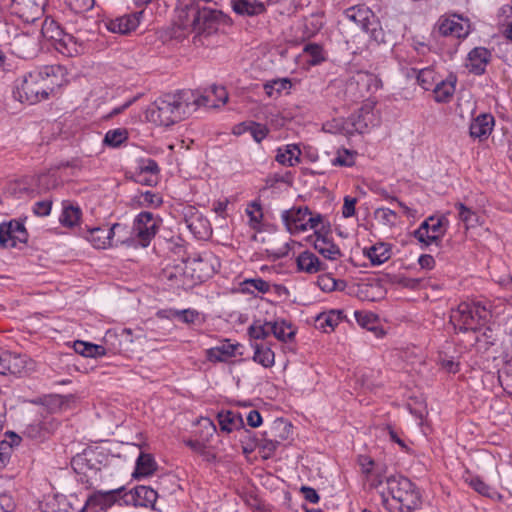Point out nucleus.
I'll use <instances>...</instances> for the list:
<instances>
[{
  "instance_id": "nucleus-7",
  "label": "nucleus",
  "mask_w": 512,
  "mask_h": 512,
  "mask_svg": "<svg viewBox=\"0 0 512 512\" xmlns=\"http://www.w3.org/2000/svg\"><path fill=\"white\" fill-rule=\"evenodd\" d=\"M281 219L290 234H299L308 230H313L315 233L320 228L324 230L327 222L323 215L311 211L308 207L284 210Z\"/></svg>"
},
{
  "instance_id": "nucleus-49",
  "label": "nucleus",
  "mask_w": 512,
  "mask_h": 512,
  "mask_svg": "<svg viewBox=\"0 0 512 512\" xmlns=\"http://www.w3.org/2000/svg\"><path fill=\"white\" fill-rule=\"evenodd\" d=\"M248 334L254 342L258 340H264L272 334L271 321L262 322L261 320H255L248 327Z\"/></svg>"
},
{
  "instance_id": "nucleus-10",
  "label": "nucleus",
  "mask_w": 512,
  "mask_h": 512,
  "mask_svg": "<svg viewBox=\"0 0 512 512\" xmlns=\"http://www.w3.org/2000/svg\"><path fill=\"white\" fill-rule=\"evenodd\" d=\"M162 224V219L149 211L140 212L133 221L132 235L135 242L147 247L155 237Z\"/></svg>"
},
{
  "instance_id": "nucleus-13",
  "label": "nucleus",
  "mask_w": 512,
  "mask_h": 512,
  "mask_svg": "<svg viewBox=\"0 0 512 512\" xmlns=\"http://www.w3.org/2000/svg\"><path fill=\"white\" fill-rule=\"evenodd\" d=\"M125 487L121 486L111 490H96L89 494L77 512H105L123 497Z\"/></svg>"
},
{
  "instance_id": "nucleus-52",
  "label": "nucleus",
  "mask_w": 512,
  "mask_h": 512,
  "mask_svg": "<svg viewBox=\"0 0 512 512\" xmlns=\"http://www.w3.org/2000/svg\"><path fill=\"white\" fill-rule=\"evenodd\" d=\"M128 139V132L126 129L117 128L106 132L103 143L109 147H118Z\"/></svg>"
},
{
  "instance_id": "nucleus-64",
  "label": "nucleus",
  "mask_w": 512,
  "mask_h": 512,
  "mask_svg": "<svg viewBox=\"0 0 512 512\" xmlns=\"http://www.w3.org/2000/svg\"><path fill=\"white\" fill-rule=\"evenodd\" d=\"M356 203H357L356 198H353L350 196H346L344 198V203H343V207H342V215L345 218H349L355 214Z\"/></svg>"
},
{
  "instance_id": "nucleus-54",
  "label": "nucleus",
  "mask_w": 512,
  "mask_h": 512,
  "mask_svg": "<svg viewBox=\"0 0 512 512\" xmlns=\"http://www.w3.org/2000/svg\"><path fill=\"white\" fill-rule=\"evenodd\" d=\"M249 217V225L253 229H258L263 218L262 207L259 201H252L245 210Z\"/></svg>"
},
{
  "instance_id": "nucleus-36",
  "label": "nucleus",
  "mask_w": 512,
  "mask_h": 512,
  "mask_svg": "<svg viewBox=\"0 0 512 512\" xmlns=\"http://www.w3.org/2000/svg\"><path fill=\"white\" fill-rule=\"evenodd\" d=\"M221 431L231 433L244 427V421L240 413L233 411H221L217 415Z\"/></svg>"
},
{
  "instance_id": "nucleus-61",
  "label": "nucleus",
  "mask_w": 512,
  "mask_h": 512,
  "mask_svg": "<svg viewBox=\"0 0 512 512\" xmlns=\"http://www.w3.org/2000/svg\"><path fill=\"white\" fill-rule=\"evenodd\" d=\"M134 180L136 183L145 185V186H156L159 180V177L156 175H149L146 173H134Z\"/></svg>"
},
{
  "instance_id": "nucleus-16",
  "label": "nucleus",
  "mask_w": 512,
  "mask_h": 512,
  "mask_svg": "<svg viewBox=\"0 0 512 512\" xmlns=\"http://www.w3.org/2000/svg\"><path fill=\"white\" fill-rule=\"evenodd\" d=\"M141 337V331L134 335L131 329L124 328L119 333L108 331L104 337V343L108 346L110 354L126 353L133 351L134 342Z\"/></svg>"
},
{
  "instance_id": "nucleus-47",
  "label": "nucleus",
  "mask_w": 512,
  "mask_h": 512,
  "mask_svg": "<svg viewBox=\"0 0 512 512\" xmlns=\"http://www.w3.org/2000/svg\"><path fill=\"white\" fill-rule=\"evenodd\" d=\"M469 486L474 489L480 495L493 499L499 500L501 499V495L497 492V490L490 485L486 484L480 477L473 476L468 480Z\"/></svg>"
},
{
  "instance_id": "nucleus-1",
  "label": "nucleus",
  "mask_w": 512,
  "mask_h": 512,
  "mask_svg": "<svg viewBox=\"0 0 512 512\" xmlns=\"http://www.w3.org/2000/svg\"><path fill=\"white\" fill-rule=\"evenodd\" d=\"M66 75V68L61 65L36 68L15 80L13 97L28 105L48 100L50 95L67 83Z\"/></svg>"
},
{
  "instance_id": "nucleus-56",
  "label": "nucleus",
  "mask_w": 512,
  "mask_h": 512,
  "mask_svg": "<svg viewBox=\"0 0 512 512\" xmlns=\"http://www.w3.org/2000/svg\"><path fill=\"white\" fill-rule=\"evenodd\" d=\"M303 52L311 58L309 60L311 65H318L325 60L323 48L317 43L305 45Z\"/></svg>"
},
{
  "instance_id": "nucleus-15",
  "label": "nucleus",
  "mask_w": 512,
  "mask_h": 512,
  "mask_svg": "<svg viewBox=\"0 0 512 512\" xmlns=\"http://www.w3.org/2000/svg\"><path fill=\"white\" fill-rule=\"evenodd\" d=\"M104 459L103 452L97 449H85L72 458L71 465L76 473L88 476L89 472L96 474L101 470Z\"/></svg>"
},
{
  "instance_id": "nucleus-44",
  "label": "nucleus",
  "mask_w": 512,
  "mask_h": 512,
  "mask_svg": "<svg viewBox=\"0 0 512 512\" xmlns=\"http://www.w3.org/2000/svg\"><path fill=\"white\" fill-rule=\"evenodd\" d=\"M263 88L268 97L277 98L283 91H290L292 82L289 78H276L264 83Z\"/></svg>"
},
{
  "instance_id": "nucleus-33",
  "label": "nucleus",
  "mask_w": 512,
  "mask_h": 512,
  "mask_svg": "<svg viewBox=\"0 0 512 512\" xmlns=\"http://www.w3.org/2000/svg\"><path fill=\"white\" fill-rule=\"evenodd\" d=\"M253 349V361L263 366L264 368H271L275 364V354L268 343L264 342H251Z\"/></svg>"
},
{
  "instance_id": "nucleus-43",
  "label": "nucleus",
  "mask_w": 512,
  "mask_h": 512,
  "mask_svg": "<svg viewBox=\"0 0 512 512\" xmlns=\"http://www.w3.org/2000/svg\"><path fill=\"white\" fill-rule=\"evenodd\" d=\"M81 218V209L78 205H73L68 201L62 204V213L59 217V222L64 227L72 228L79 223Z\"/></svg>"
},
{
  "instance_id": "nucleus-19",
  "label": "nucleus",
  "mask_w": 512,
  "mask_h": 512,
  "mask_svg": "<svg viewBox=\"0 0 512 512\" xmlns=\"http://www.w3.org/2000/svg\"><path fill=\"white\" fill-rule=\"evenodd\" d=\"M354 131L365 133L370 128L379 125V117L374 112V104L372 102L365 103L357 112L349 117Z\"/></svg>"
},
{
  "instance_id": "nucleus-57",
  "label": "nucleus",
  "mask_w": 512,
  "mask_h": 512,
  "mask_svg": "<svg viewBox=\"0 0 512 512\" xmlns=\"http://www.w3.org/2000/svg\"><path fill=\"white\" fill-rule=\"evenodd\" d=\"M252 138L257 142L260 143L263 139H265L269 133V129L266 125L250 121V131Z\"/></svg>"
},
{
  "instance_id": "nucleus-25",
  "label": "nucleus",
  "mask_w": 512,
  "mask_h": 512,
  "mask_svg": "<svg viewBox=\"0 0 512 512\" xmlns=\"http://www.w3.org/2000/svg\"><path fill=\"white\" fill-rule=\"evenodd\" d=\"M139 23V15L137 13H131L108 20L105 26L112 33L125 35L134 31Z\"/></svg>"
},
{
  "instance_id": "nucleus-29",
  "label": "nucleus",
  "mask_w": 512,
  "mask_h": 512,
  "mask_svg": "<svg viewBox=\"0 0 512 512\" xmlns=\"http://www.w3.org/2000/svg\"><path fill=\"white\" fill-rule=\"evenodd\" d=\"M233 11L241 16H256L266 11L269 0H230Z\"/></svg>"
},
{
  "instance_id": "nucleus-14",
  "label": "nucleus",
  "mask_w": 512,
  "mask_h": 512,
  "mask_svg": "<svg viewBox=\"0 0 512 512\" xmlns=\"http://www.w3.org/2000/svg\"><path fill=\"white\" fill-rule=\"evenodd\" d=\"M469 28L468 20L457 14H445L437 20L433 33L442 37L464 39L469 35Z\"/></svg>"
},
{
  "instance_id": "nucleus-24",
  "label": "nucleus",
  "mask_w": 512,
  "mask_h": 512,
  "mask_svg": "<svg viewBox=\"0 0 512 512\" xmlns=\"http://www.w3.org/2000/svg\"><path fill=\"white\" fill-rule=\"evenodd\" d=\"M403 73L407 78H415L418 85L426 91L432 90L440 79L438 73L431 66L422 69H403Z\"/></svg>"
},
{
  "instance_id": "nucleus-63",
  "label": "nucleus",
  "mask_w": 512,
  "mask_h": 512,
  "mask_svg": "<svg viewBox=\"0 0 512 512\" xmlns=\"http://www.w3.org/2000/svg\"><path fill=\"white\" fill-rule=\"evenodd\" d=\"M71 8L77 12L81 13L85 10H89L94 6V0H66Z\"/></svg>"
},
{
  "instance_id": "nucleus-55",
  "label": "nucleus",
  "mask_w": 512,
  "mask_h": 512,
  "mask_svg": "<svg viewBox=\"0 0 512 512\" xmlns=\"http://www.w3.org/2000/svg\"><path fill=\"white\" fill-rule=\"evenodd\" d=\"M354 317L357 323L367 329V330H375L378 322V317L369 311H354Z\"/></svg>"
},
{
  "instance_id": "nucleus-11",
  "label": "nucleus",
  "mask_w": 512,
  "mask_h": 512,
  "mask_svg": "<svg viewBox=\"0 0 512 512\" xmlns=\"http://www.w3.org/2000/svg\"><path fill=\"white\" fill-rule=\"evenodd\" d=\"M46 0H1L0 8L25 23H32L43 13Z\"/></svg>"
},
{
  "instance_id": "nucleus-34",
  "label": "nucleus",
  "mask_w": 512,
  "mask_h": 512,
  "mask_svg": "<svg viewBox=\"0 0 512 512\" xmlns=\"http://www.w3.org/2000/svg\"><path fill=\"white\" fill-rule=\"evenodd\" d=\"M21 441L22 438L14 432L5 434V438L0 442V467H6L10 463L13 452Z\"/></svg>"
},
{
  "instance_id": "nucleus-30",
  "label": "nucleus",
  "mask_w": 512,
  "mask_h": 512,
  "mask_svg": "<svg viewBox=\"0 0 512 512\" xmlns=\"http://www.w3.org/2000/svg\"><path fill=\"white\" fill-rule=\"evenodd\" d=\"M83 237L96 249H106L113 246L108 225L89 228L86 232H83Z\"/></svg>"
},
{
  "instance_id": "nucleus-17",
  "label": "nucleus",
  "mask_w": 512,
  "mask_h": 512,
  "mask_svg": "<svg viewBox=\"0 0 512 512\" xmlns=\"http://www.w3.org/2000/svg\"><path fill=\"white\" fill-rule=\"evenodd\" d=\"M228 100V93L223 86L213 85L206 89L202 94L193 92L191 98L192 111L198 107L217 108L224 105Z\"/></svg>"
},
{
  "instance_id": "nucleus-28",
  "label": "nucleus",
  "mask_w": 512,
  "mask_h": 512,
  "mask_svg": "<svg viewBox=\"0 0 512 512\" xmlns=\"http://www.w3.org/2000/svg\"><path fill=\"white\" fill-rule=\"evenodd\" d=\"M457 78L450 74L446 79H439L432 89L433 98L437 103H448L453 98Z\"/></svg>"
},
{
  "instance_id": "nucleus-60",
  "label": "nucleus",
  "mask_w": 512,
  "mask_h": 512,
  "mask_svg": "<svg viewBox=\"0 0 512 512\" xmlns=\"http://www.w3.org/2000/svg\"><path fill=\"white\" fill-rule=\"evenodd\" d=\"M51 209H52V200H50V199L37 201L33 205L34 214L37 216H40V217L48 216L51 212Z\"/></svg>"
},
{
  "instance_id": "nucleus-37",
  "label": "nucleus",
  "mask_w": 512,
  "mask_h": 512,
  "mask_svg": "<svg viewBox=\"0 0 512 512\" xmlns=\"http://www.w3.org/2000/svg\"><path fill=\"white\" fill-rule=\"evenodd\" d=\"M344 314L341 310H330L320 313L315 319V324L318 329L324 332H330L343 320Z\"/></svg>"
},
{
  "instance_id": "nucleus-23",
  "label": "nucleus",
  "mask_w": 512,
  "mask_h": 512,
  "mask_svg": "<svg viewBox=\"0 0 512 512\" xmlns=\"http://www.w3.org/2000/svg\"><path fill=\"white\" fill-rule=\"evenodd\" d=\"M492 60V53L485 47H475L467 55L465 66L474 75L480 76L486 72L488 64Z\"/></svg>"
},
{
  "instance_id": "nucleus-35",
  "label": "nucleus",
  "mask_w": 512,
  "mask_h": 512,
  "mask_svg": "<svg viewBox=\"0 0 512 512\" xmlns=\"http://www.w3.org/2000/svg\"><path fill=\"white\" fill-rule=\"evenodd\" d=\"M239 344L231 343L229 340L221 343L216 347L207 350V359L210 362H226L231 357H234Z\"/></svg>"
},
{
  "instance_id": "nucleus-50",
  "label": "nucleus",
  "mask_w": 512,
  "mask_h": 512,
  "mask_svg": "<svg viewBox=\"0 0 512 512\" xmlns=\"http://www.w3.org/2000/svg\"><path fill=\"white\" fill-rule=\"evenodd\" d=\"M357 152L354 150L341 148L336 152V156L332 159L334 166L352 167L356 161Z\"/></svg>"
},
{
  "instance_id": "nucleus-4",
  "label": "nucleus",
  "mask_w": 512,
  "mask_h": 512,
  "mask_svg": "<svg viewBox=\"0 0 512 512\" xmlns=\"http://www.w3.org/2000/svg\"><path fill=\"white\" fill-rule=\"evenodd\" d=\"M192 97L193 91H179L175 94H166L156 99L149 107L147 117L157 125L170 126L192 112Z\"/></svg>"
},
{
  "instance_id": "nucleus-18",
  "label": "nucleus",
  "mask_w": 512,
  "mask_h": 512,
  "mask_svg": "<svg viewBox=\"0 0 512 512\" xmlns=\"http://www.w3.org/2000/svg\"><path fill=\"white\" fill-rule=\"evenodd\" d=\"M79 504L80 500L76 494H53L44 498L40 509L42 512H69L77 510Z\"/></svg>"
},
{
  "instance_id": "nucleus-31",
  "label": "nucleus",
  "mask_w": 512,
  "mask_h": 512,
  "mask_svg": "<svg viewBox=\"0 0 512 512\" xmlns=\"http://www.w3.org/2000/svg\"><path fill=\"white\" fill-rule=\"evenodd\" d=\"M296 264L300 272L307 274H316L326 269L325 263L311 251L301 252L296 258Z\"/></svg>"
},
{
  "instance_id": "nucleus-39",
  "label": "nucleus",
  "mask_w": 512,
  "mask_h": 512,
  "mask_svg": "<svg viewBox=\"0 0 512 512\" xmlns=\"http://www.w3.org/2000/svg\"><path fill=\"white\" fill-rule=\"evenodd\" d=\"M30 181L33 185L35 196L47 192L58 185V179L55 173L50 172L42 173L35 177H30Z\"/></svg>"
},
{
  "instance_id": "nucleus-5",
  "label": "nucleus",
  "mask_w": 512,
  "mask_h": 512,
  "mask_svg": "<svg viewBox=\"0 0 512 512\" xmlns=\"http://www.w3.org/2000/svg\"><path fill=\"white\" fill-rule=\"evenodd\" d=\"M386 490L382 491L383 502L391 512H414L421 506L419 489L404 476H390L386 479Z\"/></svg>"
},
{
  "instance_id": "nucleus-42",
  "label": "nucleus",
  "mask_w": 512,
  "mask_h": 512,
  "mask_svg": "<svg viewBox=\"0 0 512 512\" xmlns=\"http://www.w3.org/2000/svg\"><path fill=\"white\" fill-rule=\"evenodd\" d=\"M155 469L156 462L154 458L150 454L141 452L136 460L135 470L132 475L134 478L140 479L153 474Z\"/></svg>"
},
{
  "instance_id": "nucleus-27",
  "label": "nucleus",
  "mask_w": 512,
  "mask_h": 512,
  "mask_svg": "<svg viewBox=\"0 0 512 512\" xmlns=\"http://www.w3.org/2000/svg\"><path fill=\"white\" fill-rule=\"evenodd\" d=\"M129 495L134 506L152 509H154L158 498V493L153 488L145 485L136 486L129 492Z\"/></svg>"
},
{
  "instance_id": "nucleus-9",
  "label": "nucleus",
  "mask_w": 512,
  "mask_h": 512,
  "mask_svg": "<svg viewBox=\"0 0 512 512\" xmlns=\"http://www.w3.org/2000/svg\"><path fill=\"white\" fill-rule=\"evenodd\" d=\"M448 228L449 220L446 216L432 215L413 231V237L418 240L422 248H427L432 244L439 246Z\"/></svg>"
},
{
  "instance_id": "nucleus-21",
  "label": "nucleus",
  "mask_w": 512,
  "mask_h": 512,
  "mask_svg": "<svg viewBox=\"0 0 512 512\" xmlns=\"http://www.w3.org/2000/svg\"><path fill=\"white\" fill-rule=\"evenodd\" d=\"M330 226L325 223V228H321L314 233V248L326 259L337 260L342 256L340 248L333 242L329 236Z\"/></svg>"
},
{
  "instance_id": "nucleus-40",
  "label": "nucleus",
  "mask_w": 512,
  "mask_h": 512,
  "mask_svg": "<svg viewBox=\"0 0 512 512\" xmlns=\"http://www.w3.org/2000/svg\"><path fill=\"white\" fill-rule=\"evenodd\" d=\"M73 347H74V350L76 353H78L84 357L96 358V357L104 356L106 354H110L108 346L106 344L105 345H97V344H92L89 342L77 340L74 342Z\"/></svg>"
},
{
  "instance_id": "nucleus-32",
  "label": "nucleus",
  "mask_w": 512,
  "mask_h": 512,
  "mask_svg": "<svg viewBox=\"0 0 512 512\" xmlns=\"http://www.w3.org/2000/svg\"><path fill=\"white\" fill-rule=\"evenodd\" d=\"M363 255L367 257L372 266H379L391 258V245L384 242L363 248Z\"/></svg>"
},
{
  "instance_id": "nucleus-6",
  "label": "nucleus",
  "mask_w": 512,
  "mask_h": 512,
  "mask_svg": "<svg viewBox=\"0 0 512 512\" xmlns=\"http://www.w3.org/2000/svg\"><path fill=\"white\" fill-rule=\"evenodd\" d=\"M490 311L479 302H462L450 312V323L459 332H476L485 327Z\"/></svg>"
},
{
  "instance_id": "nucleus-62",
  "label": "nucleus",
  "mask_w": 512,
  "mask_h": 512,
  "mask_svg": "<svg viewBox=\"0 0 512 512\" xmlns=\"http://www.w3.org/2000/svg\"><path fill=\"white\" fill-rule=\"evenodd\" d=\"M173 315L184 323H193L198 317V313L192 309L175 310Z\"/></svg>"
},
{
  "instance_id": "nucleus-8",
  "label": "nucleus",
  "mask_w": 512,
  "mask_h": 512,
  "mask_svg": "<svg viewBox=\"0 0 512 512\" xmlns=\"http://www.w3.org/2000/svg\"><path fill=\"white\" fill-rule=\"evenodd\" d=\"M346 19L354 22L377 43L384 42L385 34L375 13L365 5H355L343 12Z\"/></svg>"
},
{
  "instance_id": "nucleus-59",
  "label": "nucleus",
  "mask_w": 512,
  "mask_h": 512,
  "mask_svg": "<svg viewBox=\"0 0 512 512\" xmlns=\"http://www.w3.org/2000/svg\"><path fill=\"white\" fill-rule=\"evenodd\" d=\"M455 208L458 211L459 219L466 225H472L476 217L475 213L463 203H456Z\"/></svg>"
},
{
  "instance_id": "nucleus-26",
  "label": "nucleus",
  "mask_w": 512,
  "mask_h": 512,
  "mask_svg": "<svg viewBox=\"0 0 512 512\" xmlns=\"http://www.w3.org/2000/svg\"><path fill=\"white\" fill-rule=\"evenodd\" d=\"M4 359H2V365H0V374H13L21 375L27 370V359L26 356L19 355L7 351L4 353Z\"/></svg>"
},
{
  "instance_id": "nucleus-46",
  "label": "nucleus",
  "mask_w": 512,
  "mask_h": 512,
  "mask_svg": "<svg viewBox=\"0 0 512 512\" xmlns=\"http://www.w3.org/2000/svg\"><path fill=\"white\" fill-rule=\"evenodd\" d=\"M271 331L275 338L281 341H287L294 337L295 330L290 322L283 319L271 321Z\"/></svg>"
},
{
  "instance_id": "nucleus-53",
  "label": "nucleus",
  "mask_w": 512,
  "mask_h": 512,
  "mask_svg": "<svg viewBox=\"0 0 512 512\" xmlns=\"http://www.w3.org/2000/svg\"><path fill=\"white\" fill-rule=\"evenodd\" d=\"M270 288V283L262 278L246 279L242 283L243 291L251 294L254 292V290H257L258 292L265 294L270 291Z\"/></svg>"
},
{
  "instance_id": "nucleus-41",
  "label": "nucleus",
  "mask_w": 512,
  "mask_h": 512,
  "mask_svg": "<svg viewBox=\"0 0 512 512\" xmlns=\"http://www.w3.org/2000/svg\"><path fill=\"white\" fill-rule=\"evenodd\" d=\"M109 231L113 246H117L119 244H137L133 239L132 229L130 230L127 225L115 223L112 226H109Z\"/></svg>"
},
{
  "instance_id": "nucleus-12",
  "label": "nucleus",
  "mask_w": 512,
  "mask_h": 512,
  "mask_svg": "<svg viewBox=\"0 0 512 512\" xmlns=\"http://www.w3.org/2000/svg\"><path fill=\"white\" fill-rule=\"evenodd\" d=\"M8 24L0 21V41L9 44L12 52L19 58L33 57L37 52L36 38L29 34H15L13 38L8 31Z\"/></svg>"
},
{
  "instance_id": "nucleus-3",
  "label": "nucleus",
  "mask_w": 512,
  "mask_h": 512,
  "mask_svg": "<svg viewBox=\"0 0 512 512\" xmlns=\"http://www.w3.org/2000/svg\"><path fill=\"white\" fill-rule=\"evenodd\" d=\"M84 22L82 15H76L75 23H66L63 27L54 18L47 17L42 24L43 36L52 42L54 48L61 54L69 57L76 56L83 52L85 39L73 33H80L77 28L78 22Z\"/></svg>"
},
{
  "instance_id": "nucleus-22",
  "label": "nucleus",
  "mask_w": 512,
  "mask_h": 512,
  "mask_svg": "<svg viewBox=\"0 0 512 512\" xmlns=\"http://www.w3.org/2000/svg\"><path fill=\"white\" fill-rule=\"evenodd\" d=\"M495 118L491 113H480L472 118L469 125V136L480 142L485 141L493 132Z\"/></svg>"
},
{
  "instance_id": "nucleus-38",
  "label": "nucleus",
  "mask_w": 512,
  "mask_h": 512,
  "mask_svg": "<svg viewBox=\"0 0 512 512\" xmlns=\"http://www.w3.org/2000/svg\"><path fill=\"white\" fill-rule=\"evenodd\" d=\"M301 150L296 144H288L277 149L276 161L281 165L292 167L300 162Z\"/></svg>"
},
{
  "instance_id": "nucleus-58",
  "label": "nucleus",
  "mask_w": 512,
  "mask_h": 512,
  "mask_svg": "<svg viewBox=\"0 0 512 512\" xmlns=\"http://www.w3.org/2000/svg\"><path fill=\"white\" fill-rule=\"evenodd\" d=\"M137 173H146L149 175H156L159 177L160 168L158 163L153 159H146L141 161L139 164L137 170L135 171Z\"/></svg>"
},
{
  "instance_id": "nucleus-48",
  "label": "nucleus",
  "mask_w": 512,
  "mask_h": 512,
  "mask_svg": "<svg viewBox=\"0 0 512 512\" xmlns=\"http://www.w3.org/2000/svg\"><path fill=\"white\" fill-rule=\"evenodd\" d=\"M7 191L10 195L16 198H22L24 196H35L30 178H23L21 180L10 183Z\"/></svg>"
},
{
  "instance_id": "nucleus-20",
  "label": "nucleus",
  "mask_w": 512,
  "mask_h": 512,
  "mask_svg": "<svg viewBox=\"0 0 512 512\" xmlns=\"http://www.w3.org/2000/svg\"><path fill=\"white\" fill-rule=\"evenodd\" d=\"M27 241L25 226L16 220L0 224V245L2 247H15L17 243Z\"/></svg>"
},
{
  "instance_id": "nucleus-45",
  "label": "nucleus",
  "mask_w": 512,
  "mask_h": 512,
  "mask_svg": "<svg viewBox=\"0 0 512 512\" xmlns=\"http://www.w3.org/2000/svg\"><path fill=\"white\" fill-rule=\"evenodd\" d=\"M133 201L138 207L158 208L162 205L163 198L159 193L147 190L135 195Z\"/></svg>"
},
{
  "instance_id": "nucleus-2",
  "label": "nucleus",
  "mask_w": 512,
  "mask_h": 512,
  "mask_svg": "<svg viewBox=\"0 0 512 512\" xmlns=\"http://www.w3.org/2000/svg\"><path fill=\"white\" fill-rule=\"evenodd\" d=\"M212 0H184L183 8L178 13V24L184 30L198 34H211L225 22V15L205 4Z\"/></svg>"
},
{
  "instance_id": "nucleus-51",
  "label": "nucleus",
  "mask_w": 512,
  "mask_h": 512,
  "mask_svg": "<svg viewBox=\"0 0 512 512\" xmlns=\"http://www.w3.org/2000/svg\"><path fill=\"white\" fill-rule=\"evenodd\" d=\"M317 285L323 292L342 290L345 286L344 281L335 279L331 274L318 276Z\"/></svg>"
}]
</instances>
